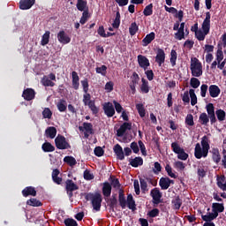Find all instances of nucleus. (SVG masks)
<instances>
[{
    "label": "nucleus",
    "instance_id": "obj_1",
    "mask_svg": "<svg viewBox=\"0 0 226 226\" xmlns=\"http://www.w3.org/2000/svg\"><path fill=\"white\" fill-rule=\"evenodd\" d=\"M209 142V137L205 135L201 138V142L195 145L194 156L197 160H200V158H207L209 149H211Z\"/></svg>",
    "mask_w": 226,
    "mask_h": 226
},
{
    "label": "nucleus",
    "instance_id": "obj_2",
    "mask_svg": "<svg viewBox=\"0 0 226 226\" xmlns=\"http://www.w3.org/2000/svg\"><path fill=\"white\" fill-rule=\"evenodd\" d=\"M201 29L195 33V36L199 41H204L206 36L209 34L211 29V12H206V18L201 25Z\"/></svg>",
    "mask_w": 226,
    "mask_h": 226
},
{
    "label": "nucleus",
    "instance_id": "obj_3",
    "mask_svg": "<svg viewBox=\"0 0 226 226\" xmlns=\"http://www.w3.org/2000/svg\"><path fill=\"white\" fill-rule=\"evenodd\" d=\"M206 109L208 116L207 113H201L200 115L199 121L200 124L207 125V123H209V119L211 124H215V123H216V116L215 115V105L213 103H208L206 106Z\"/></svg>",
    "mask_w": 226,
    "mask_h": 226
},
{
    "label": "nucleus",
    "instance_id": "obj_4",
    "mask_svg": "<svg viewBox=\"0 0 226 226\" xmlns=\"http://www.w3.org/2000/svg\"><path fill=\"white\" fill-rule=\"evenodd\" d=\"M190 70L192 77H202V63L197 57L191 58Z\"/></svg>",
    "mask_w": 226,
    "mask_h": 226
},
{
    "label": "nucleus",
    "instance_id": "obj_5",
    "mask_svg": "<svg viewBox=\"0 0 226 226\" xmlns=\"http://www.w3.org/2000/svg\"><path fill=\"white\" fill-rule=\"evenodd\" d=\"M171 149L173 153L177 154L178 160H182L184 162H186L188 160V154L185 152V149L179 146L177 142L171 143Z\"/></svg>",
    "mask_w": 226,
    "mask_h": 226
},
{
    "label": "nucleus",
    "instance_id": "obj_6",
    "mask_svg": "<svg viewBox=\"0 0 226 226\" xmlns=\"http://www.w3.org/2000/svg\"><path fill=\"white\" fill-rule=\"evenodd\" d=\"M118 200L122 209H125L127 207L132 212H135L137 210L136 202L133 199H118Z\"/></svg>",
    "mask_w": 226,
    "mask_h": 226
},
{
    "label": "nucleus",
    "instance_id": "obj_7",
    "mask_svg": "<svg viewBox=\"0 0 226 226\" xmlns=\"http://www.w3.org/2000/svg\"><path fill=\"white\" fill-rule=\"evenodd\" d=\"M173 31H177L175 34L176 40H183L185 39V22L180 24L179 21L176 22L173 26Z\"/></svg>",
    "mask_w": 226,
    "mask_h": 226
},
{
    "label": "nucleus",
    "instance_id": "obj_8",
    "mask_svg": "<svg viewBox=\"0 0 226 226\" xmlns=\"http://www.w3.org/2000/svg\"><path fill=\"white\" fill-rule=\"evenodd\" d=\"M55 144L57 149H70V143L66 141L64 136L57 135L55 139Z\"/></svg>",
    "mask_w": 226,
    "mask_h": 226
},
{
    "label": "nucleus",
    "instance_id": "obj_9",
    "mask_svg": "<svg viewBox=\"0 0 226 226\" xmlns=\"http://www.w3.org/2000/svg\"><path fill=\"white\" fill-rule=\"evenodd\" d=\"M79 132H83L85 139H89V135H93V124L83 123L82 126L79 127Z\"/></svg>",
    "mask_w": 226,
    "mask_h": 226
},
{
    "label": "nucleus",
    "instance_id": "obj_10",
    "mask_svg": "<svg viewBox=\"0 0 226 226\" xmlns=\"http://www.w3.org/2000/svg\"><path fill=\"white\" fill-rule=\"evenodd\" d=\"M107 206L109 207V212L119 211L118 207L120 206V201L117 199H107Z\"/></svg>",
    "mask_w": 226,
    "mask_h": 226
},
{
    "label": "nucleus",
    "instance_id": "obj_11",
    "mask_svg": "<svg viewBox=\"0 0 226 226\" xmlns=\"http://www.w3.org/2000/svg\"><path fill=\"white\" fill-rule=\"evenodd\" d=\"M57 40L63 45H67V43H70V41H72V38L70 37V35L67 34L66 32H64V30H61L57 34Z\"/></svg>",
    "mask_w": 226,
    "mask_h": 226
},
{
    "label": "nucleus",
    "instance_id": "obj_12",
    "mask_svg": "<svg viewBox=\"0 0 226 226\" xmlns=\"http://www.w3.org/2000/svg\"><path fill=\"white\" fill-rule=\"evenodd\" d=\"M103 110L107 117H113L114 114H116V109L112 102H105L103 104Z\"/></svg>",
    "mask_w": 226,
    "mask_h": 226
},
{
    "label": "nucleus",
    "instance_id": "obj_13",
    "mask_svg": "<svg viewBox=\"0 0 226 226\" xmlns=\"http://www.w3.org/2000/svg\"><path fill=\"white\" fill-rule=\"evenodd\" d=\"M170 185H174V180H171L167 177H162L159 180V186H161L162 190H169V188H170Z\"/></svg>",
    "mask_w": 226,
    "mask_h": 226
},
{
    "label": "nucleus",
    "instance_id": "obj_14",
    "mask_svg": "<svg viewBox=\"0 0 226 226\" xmlns=\"http://www.w3.org/2000/svg\"><path fill=\"white\" fill-rule=\"evenodd\" d=\"M65 188L67 190V193H69V197H72L73 193L72 192H75V190L79 189V185L73 183V180H66Z\"/></svg>",
    "mask_w": 226,
    "mask_h": 226
},
{
    "label": "nucleus",
    "instance_id": "obj_15",
    "mask_svg": "<svg viewBox=\"0 0 226 226\" xmlns=\"http://www.w3.org/2000/svg\"><path fill=\"white\" fill-rule=\"evenodd\" d=\"M138 63L140 66V68H143V70H147V68H149L150 66V63H149V59H147V57H146L143 55H139L138 56Z\"/></svg>",
    "mask_w": 226,
    "mask_h": 226
},
{
    "label": "nucleus",
    "instance_id": "obj_16",
    "mask_svg": "<svg viewBox=\"0 0 226 226\" xmlns=\"http://www.w3.org/2000/svg\"><path fill=\"white\" fill-rule=\"evenodd\" d=\"M208 93L211 98H218V96H220V93H222V90L216 85H210L208 87Z\"/></svg>",
    "mask_w": 226,
    "mask_h": 226
},
{
    "label": "nucleus",
    "instance_id": "obj_17",
    "mask_svg": "<svg viewBox=\"0 0 226 226\" xmlns=\"http://www.w3.org/2000/svg\"><path fill=\"white\" fill-rule=\"evenodd\" d=\"M36 3V0H20L19 8L20 10H30Z\"/></svg>",
    "mask_w": 226,
    "mask_h": 226
},
{
    "label": "nucleus",
    "instance_id": "obj_18",
    "mask_svg": "<svg viewBox=\"0 0 226 226\" xmlns=\"http://www.w3.org/2000/svg\"><path fill=\"white\" fill-rule=\"evenodd\" d=\"M128 130H132V124L125 122L117 131V137H123V135H124Z\"/></svg>",
    "mask_w": 226,
    "mask_h": 226
},
{
    "label": "nucleus",
    "instance_id": "obj_19",
    "mask_svg": "<svg viewBox=\"0 0 226 226\" xmlns=\"http://www.w3.org/2000/svg\"><path fill=\"white\" fill-rule=\"evenodd\" d=\"M155 61L159 64V66H162V64L165 63V51H163V49H157Z\"/></svg>",
    "mask_w": 226,
    "mask_h": 226
},
{
    "label": "nucleus",
    "instance_id": "obj_20",
    "mask_svg": "<svg viewBox=\"0 0 226 226\" xmlns=\"http://www.w3.org/2000/svg\"><path fill=\"white\" fill-rule=\"evenodd\" d=\"M22 96L26 102H31V100H34L35 93L33 88H26L24 90Z\"/></svg>",
    "mask_w": 226,
    "mask_h": 226
},
{
    "label": "nucleus",
    "instance_id": "obj_21",
    "mask_svg": "<svg viewBox=\"0 0 226 226\" xmlns=\"http://www.w3.org/2000/svg\"><path fill=\"white\" fill-rule=\"evenodd\" d=\"M113 151L117 155V160L124 159V152L123 151V147H121V145L119 144L115 145Z\"/></svg>",
    "mask_w": 226,
    "mask_h": 226
},
{
    "label": "nucleus",
    "instance_id": "obj_22",
    "mask_svg": "<svg viewBox=\"0 0 226 226\" xmlns=\"http://www.w3.org/2000/svg\"><path fill=\"white\" fill-rule=\"evenodd\" d=\"M22 194L23 197H36V188L33 187V186H28L26 187L23 191H22Z\"/></svg>",
    "mask_w": 226,
    "mask_h": 226
},
{
    "label": "nucleus",
    "instance_id": "obj_23",
    "mask_svg": "<svg viewBox=\"0 0 226 226\" xmlns=\"http://www.w3.org/2000/svg\"><path fill=\"white\" fill-rule=\"evenodd\" d=\"M76 8L79 11H89V7H87V0H77Z\"/></svg>",
    "mask_w": 226,
    "mask_h": 226
},
{
    "label": "nucleus",
    "instance_id": "obj_24",
    "mask_svg": "<svg viewBox=\"0 0 226 226\" xmlns=\"http://www.w3.org/2000/svg\"><path fill=\"white\" fill-rule=\"evenodd\" d=\"M56 135H57V129L54 126L48 127L45 131V136L47 139H56Z\"/></svg>",
    "mask_w": 226,
    "mask_h": 226
},
{
    "label": "nucleus",
    "instance_id": "obj_25",
    "mask_svg": "<svg viewBox=\"0 0 226 226\" xmlns=\"http://www.w3.org/2000/svg\"><path fill=\"white\" fill-rule=\"evenodd\" d=\"M72 87L73 89L77 90L80 86V83H79L80 78H79V74L75 71L72 72Z\"/></svg>",
    "mask_w": 226,
    "mask_h": 226
},
{
    "label": "nucleus",
    "instance_id": "obj_26",
    "mask_svg": "<svg viewBox=\"0 0 226 226\" xmlns=\"http://www.w3.org/2000/svg\"><path fill=\"white\" fill-rule=\"evenodd\" d=\"M154 38H155L154 32H152L147 34L146 37L142 40L143 47H147V45H149V43H151V41H153Z\"/></svg>",
    "mask_w": 226,
    "mask_h": 226
},
{
    "label": "nucleus",
    "instance_id": "obj_27",
    "mask_svg": "<svg viewBox=\"0 0 226 226\" xmlns=\"http://www.w3.org/2000/svg\"><path fill=\"white\" fill-rule=\"evenodd\" d=\"M102 193L104 197H109L112 193V185L109 183L105 182L102 186Z\"/></svg>",
    "mask_w": 226,
    "mask_h": 226
},
{
    "label": "nucleus",
    "instance_id": "obj_28",
    "mask_svg": "<svg viewBox=\"0 0 226 226\" xmlns=\"http://www.w3.org/2000/svg\"><path fill=\"white\" fill-rule=\"evenodd\" d=\"M92 207L93 210L95 212L101 211V207H102V199H92Z\"/></svg>",
    "mask_w": 226,
    "mask_h": 226
},
{
    "label": "nucleus",
    "instance_id": "obj_29",
    "mask_svg": "<svg viewBox=\"0 0 226 226\" xmlns=\"http://www.w3.org/2000/svg\"><path fill=\"white\" fill-rule=\"evenodd\" d=\"M141 82L140 91L143 94H147L149 93V82L144 78L141 79Z\"/></svg>",
    "mask_w": 226,
    "mask_h": 226
},
{
    "label": "nucleus",
    "instance_id": "obj_30",
    "mask_svg": "<svg viewBox=\"0 0 226 226\" xmlns=\"http://www.w3.org/2000/svg\"><path fill=\"white\" fill-rule=\"evenodd\" d=\"M217 186H219L221 190H223V192H226L225 176L222 175V176L217 177Z\"/></svg>",
    "mask_w": 226,
    "mask_h": 226
},
{
    "label": "nucleus",
    "instance_id": "obj_31",
    "mask_svg": "<svg viewBox=\"0 0 226 226\" xmlns=\"http://www.w3.org/2000/svg\"><path fill=\"white\" fill-rule=\"evenodd\" d=\"M130 165L135 168L139 167L140 165H144V160L142 157H135L134 159L130 160Z\"/></svg>",
    "mask_w": 226,
    "mask_h": 226
},
{
    "label": "nucleus",
    "instance_id": "obj_32",
    "mask_svg": "<svg viewBox=\"0 0 226 226\" xmlns=\"http://www.w3.org/2000/svg\"><path fill=\"white\" fill-rule=\"evenodd\" d=\"M59 174L60 172L57 169L54 170L52 172V179L56 185H61V183H63V178L58 177Z\"/></svg>",
    "mask_w": 226,
    "mask_h": 226
},
{
    "label": "nucleus",
    "instance_id": "obj_33",
    "mask_svg": "<svg viewBox=\"0 0 226 226\" xmlns=\"http://www.w3.org/2000/svg\"><path fill=\"white\" fill-rule=\"evenodd\" d=\"M41 147L44 153H52L56 151V147L50 142H45L44 144H42Z\"/></svg>",
    "mask_w": 226,
    "mask_h": 226
},
{
    "label": "nucleus",
    "instance_id": "obj_34",
    "mask_svg": "<svg viewBox=\"0 0 226 226\" xmlns=\"http://www.w3.org/2000/svg\"><path fill=\"white\" fill-rule=\"evenodd\" d=\"M41 84L42 86H45V87H54L56 86V83H54V81H52L47 76H43L41 79Z\"/></svg>",
    "mask_w": 226,
    "mask_h": 226
},
{
    "label": "nucleus",
    "instance_id": "obj_35",
    "mask_svg": "<svg viewBox=\"0 0 226 226\" xmlns=\"http://www.w3.org/2000/svg\"><path fill=\"white\" fill-rule=\"evenodd\" d=\"M212 158L215 163H220L222 157L220 156V151L218 150V148L212 149Z\"/></svg>",
    "mask_w": 226,
    "mask_h": 226
},
{
    "label": "nucleus",
    "instance_id": "obj_36",
    "mask_svg": "<svg viewBox=\"0 0 226 226\" xmlns=\"http://www.w3.org/2000/svg\"><path fill=\"white\" fill-rule=\"evenodd\" d=\"M218 217L217 213H209L208 215H201V219L207 222H212L214 219Z\"/></svg>",
    "mask_w": 226,
    "mask_h": 226
},
{
    "label": "nucleus",
    "instance_id": "obj_37",
    "mask_svg": "<svg viewBox=\"0 0 226 226\" xmlns=\"http://www.w3.org/2000/svg\"><path fill=\"white\" fill-rule=\"evenodd\" d=\"M49 40H50V32L46 31L41 37V45H42V47H45V45H49Z\"/></svg>",
    "mask_w": 226,
    "mask_h": 226
},
{
    "label": "nucleus",
    "instance_id": "obj_38",
    "mask_svg": "<svg viewBox=\"0 0 226 226\" xmlns=\"http://www.w3.org/2000/svg\"><path fill=\"white\" fill-rule=\"evenodd\" d=\"M64 162L67 163V165H70V167H75V165H77V160L72 156H65Z\"/></svg>",
    "mask_w": 226,
    "mask_h": 226
},
{
    "label": "nucleus",
    "instance_id": "obj_39",
    "mask_svg": "<svg viewBox=\"0 0 226 226\" xmlns=\"http://www.w3.org/2000/svg\"><path fill=\"white\" fill-rule=\"evenodd\" d=\"M171 205H172V209L175 211H177V210H179V208H181L182 200L181 199L172 200Z\"/></svg>",
    "mask_w": 226,
    "mask_h": 226
},
{
    "label": "nucleus",
    "instance_id": "obj_40",
    "mask_svg": "<svg viewBox=\"0 0 226 226\" xmlns=\"http://www.w3.org/2000/svg\"><path fill=\"white\" fill-rule=\"evenodd\" d=\"M206 167H204V162H200L198 166V176L200 177H204L206 176Z\"/></svg>",
    "mask_w": 226,
    "mask_h": 226
},
{
    "label": "nucleus",
    "instance_id": "obj_41",
    "mask_svg": "<svg viewBox=\"0 0 226 226\" xmlns=\"http://www.w3.org/2000/svg\"><path fill=\"white\" fill-rule=\"evenodd\" d=\"M120 25H121V13L117 11L116 14V18L112 23V27H114L115 29H117Z\"/></svg>",
    "mask_w": 226,
    "mask_h": 226
},
{
    "label": "nucleus",
    "instance_id": "obj_42",
    "mask_svg": "<svg viewBox=\"0 0 226 226\" xmlns=\"http://www.w3.org/2000/svg\"><path fill=\"white\" fill-rule=\"evenodd\" d=\"M120 25H121V13L117 11L116 14V18L112 23V27H114L115 29H117Z\"/></svg>",
    "mask_w": 226,
    "mask_h": 226
},
{
    "label": "nucleus",
    "instance_id": "obj_43",
    "mask_svg": "<svg viewBox=\"0 0 226 226\" xmlns=\"http://www.w3.org/2000/svg\"><path fill=\"white\" fill-rule=\"evenodd\" d=\"M56 107L59 110V112H66V101L64 100H60L57 103H56Z\"/></svg>",
    "mask_w": 226,
    "mask_h": 226
},
{
    "label": "nucleus",
    "instance_id": "obj_44",
    "mask_svg": "<svg viewBox=\"0 0 226 226\" xmlns=\"http://www.w3.org/2000/svg\"><path fill=\"white\" fill-rule=\"evenodd\" d=\"M213 211L215 213H222L224 211V206L222 203H213Z\"/></svg>",
    "mask_w": 226,
    "mask_h": 226
},
{
    "label": "nucleus",
    "instance_id": "obj_45",
    "mask_svg": "<svg viewBox=\"0 0 226 226\" xmlns=\"http://www.w3.org/2000/svg\"><path fill=\"white\" fill-rule=\"evenodd\" d=\"M111 184L110 186L115 188L116 190H119L121 188V184L119 183V179L116 178L115 177H110Z\"/></svg>",
    "mask_w": 226,
    "mask_h": 226
},
{
    "label": "nucleus",
    "instance_id": "obj_46",
    "mask_svg": "<svg viewBox=\"0 0 226 226\" xmlns=\"http://www.w3.org/2000/svg\"><path fill=\"white\" fill-rule=\"evenodd\" d=\"M137 31H139V26L135 22L132 23L129 27L131 36H135V34H137Z\"/></svg>",
    "mask_w": 226,
    "mask_h": 226
},
{
    "label": "nucleus",
    "instance_id": "obj_47",
    "mask_svg": "<svg viewBox=\"0 0 226 226\" xmlns=\"http://www.w3.org/2000/svg\"><path fill=\"white\" fill-rule=\"evenodd\" d=\"M136 109L141 117H146V108H144V104H136Z\"/></svg>",
    "mask_w": 226,
    "mask_h": 226
},
{
    "label": "nucleus",
    "instance_id": "obj_48",
    "mask_svg": "<svg viewBox=\"0 0 226 226\" xmlns=\"http://www.w3.org/2000/svg\"><path fill=\"white\" fill-rule=\"evenodd\" d=\"M145 17H151L153 15V4L147 5L143 11Z\"/></svg>",
    "mask_w": 226,
    "mask_h": 226
},
{
    "label": "nucleus",
    "instance_id": "obj_49",
    "mask_svg": "<svg viewBox=\"0 0 226 226\" xmlns=\"http://www.w3.org/2000/svg\"><path fill=\"white\" fill-rule=\"evenodd\" d=\"M189 94L191 98V105H192V107L197 105V95L195 94V90L190 89Z\"/></svg>",
    "mask_w": 226,
    "mask_h": 226
},
{
    "label": "nucleus",
    "instance_id": "obj_50",
    "mask_svg": "<svg viewBox=\"0 0 226 226\" xmlns=\"http://www.w3.org/2000/svg\"><path fill=\"white\" fill-rule=\"evenodd\" d=\"M26 205L32 206V207H41L42 203L41 201H39L36 199H30V200H27Z\"/></svg>",
    "mask_w": 226,
    "mask_h": 226
},
{
    "label": "nucleus",
    "instance_id": "obj_51",
    "mask_svg": "<svg viewBox=\"0 0 226 226\" xmlns=\"http://www.w3.org/2000/svg\"><path fill=\"white\" fill-rule=\"evenodd\" d=\"M89 17H91V15H89V11H83L79 23L84 26V24H86V22L89 20Z\"/></svg>",
    "mask_w": 226,
    "mask_h": 226
},
{
    "label": "nucleus",
    "instance_id": "obj_52",
    "mask_svg": "<svg viewBox=\"0 0 226 226\" xmlns=\"http://www.w3.org/2000/svg\"><path fill=\"white\" fill-rule=\"evenodd\" d=\"M150 195L153 199H162V192H160V189L158 188L153 189Z\"/></svg>",
    "mask_w": 226,
    "mask_h": 226
},
{
    "label": "nucleus",
    "instance_id": "obj_53",
    "mask_svg": "<svg viewBox=\"0 0 226 226\" xmlns=\"http://www.w3.org/2000/svg\"><path fill=\"white\" fill-rule=\"evenodd\" d=\"M215 115L218 121H225L226 113L223 111V109H217L215 111Z\"/></svg>",
    "mask_w": 226,
    "mask_h": 226
},
{
    "label": "nucleus",
    "instance_id": "obj_54",
    "mask_svg": "<svg viewBox=\"0 0 226 226\" xmlns=\"http://www.w3.org/2000/svg\"><path fill=\"white\" fill-rule=\"evenodd\" d=\"M190 86L193 87V89H197L200 86V80L199 79L193 77L190 80Z\"/></svg>",
    "mask_w": 226,
    "mask_h": 226
},
{
    "label": "nucleus",
    "instance_id": "obj_55",
    "mask_svg": "<svg viewBox=\"0 0 226 226\" xmlns=\"http://www.w3.org/2000/svg\"><path fill=\"white\" fill-rule=\"evenodd\" d=\"M147 215H148L149 218H156L158 215H160V209L153 208L147 214Z\"/></svg>",
    "mask_w": 226,
    "mask_h": 226
},
{
    "label": "nucleus",
    "instance_id": "obj_56",
    "mask_svg": "<svg viewBox=\"0 0 226 226\" xmlns=\"http://www.w3.org/2000/svg\"><path fill=\"white\" fill-rule=\"evenodd\" d=\"M176 61H177V52L172 49L170 52V64L172 66L176 64Z\"/></svg>",
    "mask_w": 226,
    "mask_h": 226
},
{
    "label": "nucleus",
    "instance_id": "obj_57",
    "mask_svg": "<svg viewBox=\"0 0 226 226\" xmlns=\"http://www.w3.org/2000/svg\"><path fill=\"white\" fill-rule=\"evenodd\" d=\"M185 167L186 165L181 161L174 162V168L177 169V170H185Z\"/></svg>",
    "mask_w": 226,
    "mask_h": 226
},
{
    "label": "nucleus",
    "instance_id": "obj_58",
    "mask_svg": "<svg viewBox=\"0 0 226 226\" xmlns=\"http://www.w3.org/2000/svg\"><path fill=\"white\" fill-rule=\"evenodd\" d=\"M42 116L44 119H51L52 110H50L49 108H45L42 111Z\"/></svg>",
    "mask_w": 226,
    "mask_h": 226
},
{
    "label": "nucleus",
    "instance_id": "obj_59",
    "mask_svg": "<svg viewBox=\"0 0 226 226\" xmlns=\"http://www.w3.org/2000/svg\"><path fill=\"white\" fill-rule=\"evenodd\" d=\"M185 124H187V126H193L195 124V122H193V115L188 114L186 116Z\"/></svg>",
    "mask_w": 226,
    "mask_h": 226
},
{
    "label": "nucleus",
    "instance_id": "obj_60",
    "mask_svg": "<svg viewBox=\"0 0 226 226\" xmlns=\"http://www.w3.org/2000/svg\"><path fill=\"white\" fill-rule=\"evenodd\" d=\"M165 170H166L168 176H170V177H173V179H176V177H177L176 173H174L172 171V167H170V165L167 164L165 167Z\"/></svg>",
    "mask_w": 226,
    "mask_h": 226
},
{
    "label": "nucleus",
    "instance_id": "obj_61",
    "mask_svg": "<svg viewBox=\"0 0 226 226\" xmlns=\"http://www.w3.org/2000/svg\"><path fill=\"white\" fill-rule=\"evenodd\" d=\"M96 73H100L102 77L107 75V67L105 65H102L101 67H96L95 69Z\"/></svg>",
    "mask_w": 226,
    "mask_h": 226
},
{
    "label": "nucleus",
    "instance_id": "obj_62",
    "mask_svg": "<svg viewBox=\"0 0 226 226\" xmlns=\"http://www.w3.org/2000/svg\"><path fill=\"white\" fill-rule=\"evenodd\" d=\"M65 226H79L77 221L73 220L72 218H67L64 220Z\"/></svg>",
    "mask_w": 226,
    "mask_h": 226
},
{
    "label": "nucleus",
    "instance_id": "obj_63",
    "mask_svg": "<svg viewBox=\"0 0 226 226\" xmlns=\"http://www.w3.org/2000/svg\"><path fill=\"white\" fill-rule=\"evenodd\" d=\"M87 105L92 110L93 114H98V109H97L96 105L94 104V101L89 102Z\"/></svg>",
    "mask_w": 226,
    "mask_h": 226
},
{
    "label": "nucleus",
    "instance_id": "obj_64",
    "mask_svg": "<svg viewBox=\"0 0 226 226\" xmlns=\"http://www.w3.org/2000/svg\"><path fill=\"white\" fill-rule=\"evenodd\" d=\"M208 88L209 87H207V85H206V84L201 85V87H200V95H201L202 98H206V94L207 93Z\"/></svg>",
    "mask_w": 226,
    "mask_h": 226
}]
</instances>
